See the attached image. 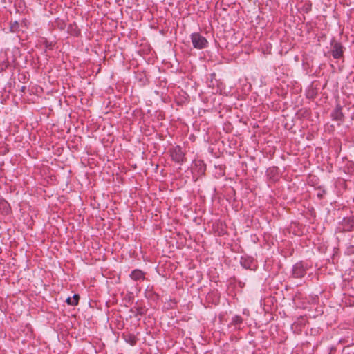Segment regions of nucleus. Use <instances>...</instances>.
<instances>
[{"mask_svg":"<svg viewBox=\"0 0 354 354\" xmlns=\"http://www.w3.org/2000/svg\"><path fill=\"white\" fill-rule=\"evenodd\" d=\"M169 153L171 160L182 165L183 162H186L187 158L185 157V153L183 151V149L180 146L176 145L169 149Z\"/></svg>","mask_w":354,"mask_h":354,"instance_id":"obj_1","label":"nucleus"},{"mask_svg":"<svg viewBox=\"0 0 354 354\" xmlns=\"http://www.w3.org/2000/svg\"><path fill=\"white\" fill-rule=\"evenodd\" d=\"M191 40L195 48L203 49L207 46V40L198 32L192 33L191 35Z\"/></svg>","mask_w":354,"mask_h":354,"instance_id":"obj_2","label":"nucleus"},{"mask_svg":"<svg viewBox=\"0 0 354 354\" xmlns=\"http://www.w3.org/2000/svg\"><path fill=\"white\" fill-rule=\"evenodd\" d=\"M344 47L335 40L331 41V55L334 59H338L344 57Z\"/></svg>","mask_w":354,"mask_h":354,"instance_id":"obj_3","label":"nucleus"},{"mask_svg":"<svg viewBox=\"0 0 354 354\" xmlns=\"http://www.w3.org/2000/svg\"><path fill=\"white\" fill-rule=\"evenodd\" d=\"M307 268L303 262L296 263L292 268V276L295 278H302L306 274Z\"/></svg>","mask_w":354,"mask_h":354,"instance_id":"obj_4","label":"nucleus"},{"mask_svg":"<svg viewBox=\"0 0 354 354\" xmlns=\"http://www.w3.org/2000/svg\"><path fill=\"white\" fill-rule=\"evenodd\" d=\"M240 264L243 268L251 270H255L257 268L254 259L249 256H242L240 259Z\"/></svg>","mask_w":354,"mask_h":354,"instance_id":"obj_5","label":"nucleus"},{"mask_svg":"<svg viewBox=\"0 0 354 354\" xmlns=\"http://www.w3.org/2000/svg\"><path fill=\"white\" fill-rule=\"evenodd\" d=\"M145 272L141 270L135 269L130 274V277L133 281H143L145 279Z\"/></svg>","mask_w":354,"mask_h":354,"instance_id":"obj_6","label":"nucleus"},{"mask_svg":"<svg viewBox=\"0 0 354 354\" xmlns=\"http://www.w3.org/2000/svg\"><path fill=\"white\" fill-rule=\"evenodd\" d=\"M342 106L338 105L336 106L333 112L332 113L333 119L337 121H343L344 120V114L342 113Z\"/></svg>","mask_w":354,"mask_h":354,"instance_id":"obj_7","label":"nucleus"},{"mask_svg":"<svg viewBox=\"0 0 354 354\" xmlns=\"http://www.w3.org/2000/svg\"><path fill=\"white\" fill-rule=\"evenodd\" d=\"M68 32L73 36L77 37L80 35V30L75 23L71 24L68 27Z\"/></svg>","mask_w":354,"mask_h":354,"instance_id":"obj_8","label":"nucleus"},{"mask_svg":"<svg viewBox=\"0 0 354 354\" xmlns=\"http://www.w3.org/2000/svg\"><path fill=\"white\" fill-rule=\"evenodd\" d=\"M130 311L134 314L135 316H138V315H144L146 314L147 313V309L145 308V307H142V306H138V307H135L133 308H131L130 310Z\"/></svg>","mask_w":354,"mask_h":354,"instance_id":"obj_9","label":"nucleus"},{"mask_svg":"<svg viewBox=\"0 0 354 354\" xmlns=\"http://www.w3.org/2000/svg\"><path fill=\"white\" fill-rule=\"evenodd\" d=\"M20 24L18 21H11L10 23V32L12 33H17L19 32L20 29Z\"/></svg>","mask_w":354,"mask_h":354,"instance_id":"obj_10","label":"nucleus"},{"mask_svg":"<svg viewBox=\"0 0 354 354\" xmlns=\"http://www.w3.org/2000/svg\"><path fill=\"white\" fill-rule=\"evenodd\" d=\"M80 296L77 294H75L72 298L68 297L66 301L68 305L76 306L78 304Z\"/></svg>","mask_w":354,"mask_h":354,"instance_id":"obj_11","label":"nucleus"},{"mask_svg":"<svg viewBox=\"0 0 354 354\" xmlns=\"http://www.w3.org/2000/svg\"><path fill=\"white\" fill-rule=\"evenodd\" d=\"M42 44L45 46L46 49L53 50L55 42L49 41L46 38H42Z\"/></svg>","mask_w":354,"mask_h":354,"instance_id":"obj_12","label":"nucleus"},{"mask_svg":"<svg viewBox=\"0 0 354 354\" xmlns=\"http://www.w3.org/2000/svg\"><path fill=\"white\" fill-rule=\"evenodd\" d=\"M242 322H243L242 317L239 315H235L234 317H232L231 324L234 326H236V325L241 324Z\"/></svg>","mask_w":354,"mask_h":354,"instance_id":"obj_13","label":"nucleus"},{"mask_svg":"<svg viewBox=\"0 0 354 354\" xmlns=\"http://www.w3.org/2000/svg\"><path fill=\"white\" fill-rule=\"evenodd\" d=\"M196 166L198 167V173H201V174H205L206 166L202 161H198V163H196Z\"/></svg>","mask_w":354,"mask_h":354,"instance_id":"obj_14","label":"nucleus"},{"mask_svg":"<svg viewBox=\"0 0 354 354\" xmlns=\"http://www.w3.org/2000/svg\"><path fill=\"white\" fill-rule=\"evenodd\" d=\"M20 26L22 27L27 28L28 27V21L26 19H24L20 24Z\"/></svg>","mask_w":354,"mask_h":354,"instance_id":"obj_15","label":"nucleus"},{"mask_svg":"<svg viewBox=\"0 0 354 354\" xmlns=\"http://www.w3.org/2000/svg\"><path fill=\"white\" fill-rule=\"evenodd\" d=\"M310 10H311V6L310 5L305 6V11L306 12H308Z\"/></svg>","mask_w":354,"mask_h":354,"instance_id":"obj_16","label":"nucleus"},{"mask_svg":"<svg viewBox=\"0 0 354 354\" xmlns=\"http://www.w3.org/2000/svg\"><path fill=\"white\" fill-rule=\"evenodd\" d=\"M353 223H354V222L352 221V223L351 225V227H352L353 225Z\"/></svg>","mask_w":354,"mask_h":354,"instance_id":"obj_17","label":"nucleus"}]
</instances>
